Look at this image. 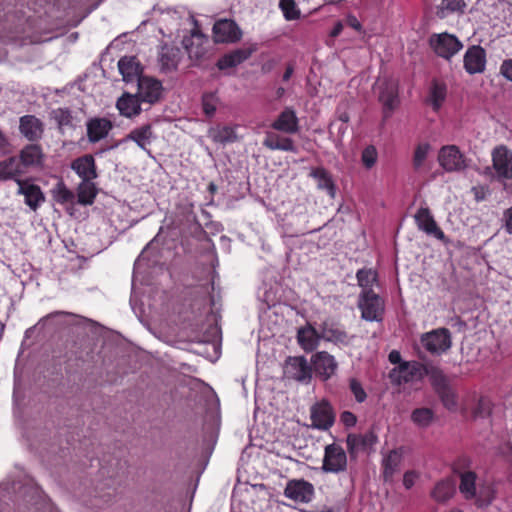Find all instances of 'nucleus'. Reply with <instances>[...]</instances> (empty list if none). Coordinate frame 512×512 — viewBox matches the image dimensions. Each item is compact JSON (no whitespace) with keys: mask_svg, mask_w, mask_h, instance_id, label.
Returning <instances> with one entry per match:
<instances>
[{"mask_svg":"<svg viewBox=\"0 0 512 512\" xmlns=\"http://www.w3.org/2000/svg\"><path fill=\"white\" fill-rule=\"evenodd\" d=\"M375 91L378 94L379 102L383 105L384 116L389 117L399 104L397 80L388 76H380L375 83Z\"/></svg>","mask_w":512,"mask_h":512,"instance_id":"obj_1","label":"nucleus"},{"mask_svg":"<svg viewBox=\"0 0 512 512\" xmlns=\"http://www.w3.org/2000/svg\"><path fill=\"white\" fill-rule=\"evenodd\" d=\"M429 45L437 56L447 60L463 48L461 41L455 35L447 32L432 34L429 37Z\"/></svg>","mask_w":512,"mask_h":512,"instance_id":"obj_2","label":"nucleus"},{"mask_svg":"<svg viewBox=\"0 0 512 512\" xmlns=\"http://www.w3.org/2000/svg\"><path fill=\"white\" fill-rule=\"evenodd\" d=\"M358 308L362 319L369 322H379L383 319L385 303L376 293L361 292L358 298Z\"/></svg>","mask_w":512,"mask_h":512,"instance_id":"obj_3","label":"nucleus"},{"mask_svg":"<svg viewBox=\"0 0 512 512\" xmlns=\"http://www.w3.org/2000/svg\"><path fill=\"white\" fill-rule=\"evenodd\" d=\"M425 375V367L418 362H403L389 373L392 384L402 385L420 380Z\"/></svg>","mask_w":512,"mask_h":512,"instance_id":"obj_4","label":"nucleus"},{"mask_svg":"<svg viewBox=\"0 0 512 512\" xmlns=\"http://www.w3.org/2000/svg\"><path fill=\"white\" fill-rule=\"evenodd\" d=\"M422 346L431 354H442L452 345L451 333L446 328L434 329L421 336Z\"/></svg>","mask_w":512,"mask_h":512,"instance_id":"obj_5","label":"nucleus"},{"mask_svg":"<svg viewBox=\"0 0 512 512\" xmlns=\"http://www.w3.org/2000/svg\"><path fill=\"white\" fill-rule=\"evenodd\" d=\"M439 165L446 172H460L467 168V159L456 145L443 146L438 152Z\"/></svg>","mask_w":512,"mask_h":512,"instance_id":"obj_6","label":"nucleus"},{"mask_svg":"<svg viewBox=\"0 0 512 512\" xmlns=\"http://www.w3.org/2000/svg\"><path fill=\"white\" fill-rule=\"evenodd\" d=\"M284 376L299 382H309L312 378V371L307 360L302 357H289L283 367Z\"/></svg>","mask_w":512,"mask_h":512,"instance_id":"obj_7","label":"nucleus"},{"mask_svg":"<svg viewBox=\"0 0 512 512\" xmlns=\"http://www.w3.org/2000/svg\"><path fill=\"white\" fill-rule=\"evenodd\" d=\"M137 96L142 103L149 105L157 103L163 92L162 83L155 78L142 76L138 79Z\"/></svg>","mask_w":512,"mask_h":512,"instance_id":"obj_8","label":"nucleus"},{"mask_svg":"<svg viewBox=\"0 0 512 512\" xmlns=\"http://www.w3.org/2000/svg\"><path fill=\"white\" fill-rule=\"evenodd\" d=\"M347 466V456L340 445L330 444L325 447L323 466L325 472L338 473Z\"/></svg>","mask_w":512,"mask_h":512,"instance_id":"obj_9","label":"nucleus"},{"mask_svg":"<svg viewBox=\"0 0 512 512\" xmlns=\"http://www.w3.org/2000/svg\"><path fill=\"white\" fill-rule=\"evenodd\" d=\"M414 219L419 230L444 243H448L444 232L438 226L433 215L427 207L419 208L414 215Z\"/></svg>","mask_w":512,"mask_h":512,"instance_id":"obj_10","label":"nucleus"},{"mask_svg":"<svg viewBox=\"0 0 512 512\" xmlns=\"http://www.w3.org/2000/svg\"><path fill=\"white\" fill-rule=\"evenodd\" d=\"M476 478V474L472 471L461 472L459 490L466 499L476 498L478 505H488L492 500L491 492L487 490L484 498H482V491L477 495Z\"/></svg>","mask_w":512,"mask_h":512,"instance_id":"obj_11","label":"nucleus"},{"mask_svg":"<svg viewBox=\"0 0 512 512\" xmlns=\"http://www.w3.org/2000/svg\"><path fill=\"white\" fill-rule=\"evenodd\" d=\"M284 495L295 502L308 503L314 497V487L303 479H293L286 484Z\"/></svg>","mask_w":512,"mask_h":512,"instance_id":"obj_12","label":"nucleus"},{"mask_svg":"<svg viewBox=\"0 0 512 512\" xmlns=\"http://www.w3.org/2000/svg\"><path fill=\"white\" fill-rule=\"evenodd\" d=\"M311 426L319 430H328L334 423L335 415L331 405L322 400L310 409Z\"/></svg>","mask_w":512,"mask_h":512,"instance_id":"obj_13","label":"nucleus"},{"mask_svg":"<svg viewBox=\"0 0 512 512\" xmlns=\"http://www.w3.org/2000/svg\"><path fill=\"white\" fill-rule=\"evenodd\" d=\"M311 363L316 375L324 381L330 379L338 368L334 356L326 351H320L312 355Z\"/></svg>","mask_w":512,"mask_h":512,"instance_id":"obj_14","label":"nucleus"},{"mask_svg":"<svg viewBox=\"0 0 512 512\" xmlns=\"http://www.w3.org/2000/svg\"><path fill=\"white\" fill-rule=\"evenodd\" d=\"M17 194L24 196L25 204L33 211H36L45 201V195L41 188L29 180H17Z\"/></svg>","mask_w":512,"mask_h":512,"instance_id":"obj_15","label":"nucleus"},{"mask_svg":"<svg viewBox=\"0 0 512 512\" xmlns=\"http://www.w3.org/2000/svg\"><path fill=\"white\" fill-rule=\"evenodd\" d=\"M241 30L232 20L222 19L213 26V37L218 43H232L241 38Z\"/></svg>","mask_w":512,"mask_h":512,"instance_id":"obj_16","label":"nucleus"},{"mask_svg":"<svg viewBox=\"0 0 512 512\" xmlns=\"http://www.w3.org/2000/svg\"><path fill=\"white\" fill-rule=\"evenodd\" d=\"M182 43L191 59L200 60L207 53L209 41L200 31L194 29L190 36L184 37Z\"/></svg>","mask_w":512,"mask_h":512,"instance_id":"obj_17","label":"nucleus"},{"mask_svg":"<svg viewBox=\"0 0 512 512\" xmlns=\"http://www.w3.org/2000/svg\"><path fill=\"white\" fill-rule=\"evenodd\" d=\"M377 441V435L372 431H367L363 434H349L346 443L350 455L356 456L360 452L371 450Z\"/></svg>","mask_w":512,"mask_h":512,"instance_id":"obj_18","label":"nucleus"},{"mask_svg":"<svg viewBox=\"0 0 512 512\" xmlns=\"http://www.w3.org/2000/svg\"><path fill=\"white\" fill-rule=\"evenodd\" d=\"M464 69L468 74L482 73L486 66V52L479 45L467 49L463 58Z\"/></svg>","mask_w":512,"mask_h":512,"instance_id":"obj_19","label":"nucleus"},{"mask_svg":"<svg viewBox=\"0 0 512 512\" xmlns=\"http://www.w3.org/2000/svg\"><path fill=\"white\" fill-rule=\"evenodd\" d=\"M271 127L274 130L285 134H295L300 128L299 118L292 107H286L272 122Z\"/></svg>","mask_w":512,"mask_h":512,"instance_id":"obj_20","label":"nucleus"},{"mask_svg":"<svg viewBox=\"0 0 512 512\" xmlns=\"http://www.w3.org/2000/svg\"><path fill=\"white\" fill-rule=\"evenodd\" d=\"M493 167L500 177L512 179V152L505 146H498L492 151Z\"/></svg>","mask_w":512,"mask_h":512,"instance_id":"obj_21","label":"nucleus"},{"mask_svg":"<svg viewBox=\"0 0 512 512\" xmlns=\"http://www.w3.org/2000/svg\"><path fill=\"white\" fill-rule=\"evenodd\" d=\"M320 328L322 339L337 346H348L354 339V336L348 335L345 330L333 323L324 322Z\"/></svg>","mask_w":512,"mask_h":512,"instance_id":"obj_22","label":"nucleus"},{"mask_svg":"<svg viewBox=\"0 0 512 512\" xmlns=\"http://www.w3.org/2000/svg\"><path fill=\"white\" fill-rule=\"evenodd\" d=\"M20 133L29 141L39 140L44 132L43 123L34 115H25L19 121Z\"/></svg>","mask_w":512,"mask_h":512,"instance_id":"obj_23","label":"nucleus"},{"mask_svg":"<svg viewBox=\"0 0 512 512\" xmlns=\"http://www.w3.org/2000/svg\"><path fill=\"white\" fill-rule=\"evenodd\" d=\"M86 127L88 140L91 143H96L108 135L113 125L106 118L95 117L88 120Z\"/></svg>","mask_w":512,"mask_h":512,"instance_id":"obj_24","label":"nucleus"},{"mask_svg":"<svg viewBox=\"0 0 512 512\" xmlns=\"http://www.w3.org/2000/svg\"><path fill=\"white\" fill-rule=\"evenodd\" d=\"M141 100L137 96V94H131V93H123L120 98H118L116 102V107L120 113V115L132 118L134 116H137L141 112Z\"/></svg>","mask_w":512,"mask_h":512,"instance_id":"obj_25","label":"nucleus"},{"mask_svg":"<svg viewBox=\"0 0 512 512\" xmlns=\"http://www.w3.org/2000/svg\"><path fill=\"white\" fill-rule=\"evenodd\" d=\"M181 59L180 49L167 44L161 46L159 52V65L163 72H171L176 70Z\"/></svg>","mask_w":512,"mask_h":512,"instance_id":"obj_26","label":"nucleus"},{"mask_svg":"<svg viewBox=\"0 0 512 512\" xmlns=\"http://www.w3.org/2000/svg\"><path fill=\"white\" fill-rule=\"evenodd\" d=\"M263 146L270 150H279L293 153L297 152L295 143L291 138L279 135L272 131H267L265 133Z\"/></svg>","mask_w":512,"mask_h":512,"instance_id":"obj_27","label":"nucleus"},{"mask_svg":"<svg viewBox=\"0 0 512 512\" xmlns=\"http://www.w3.org/2000/svg\"><path fill=\"white\" fill-rule=\"evenodd\" d=\"M71 168L82 181L93 180L97 177L95 160L92 155H84L75 159L71 164Z\"/></svg>","mask_w":512,"mask_h":512,"instance_id":"obj_28","label":"nucleus"},{"mask_svg":"<svg viewBox=\"0 0 512 512\" xmlns=\"http://www.w3.org/2000/svg\"><path fill=\"white\" fill-rule=\"evenodd\" d=\"M321 339V331L318 332L311 325L300 328L297 333L298 343L306 352L314 351L318 347Z\"/></svg>","mask_w":512,"mask_h":512,"instance_id":"obj_29","label":"nucleus"},{"mask_svg":"<svg viewBox=\"0 0 512 512\" xmlns=\"http://www.w3.org/2000/svg\"><path fill=\"white\" fill-rule=\"evenodd\" d=\"M19 158L21 167H40L43 164L44 154L39 145L30 144L20 151Z\"/></svg>","mask_w":512,"mask_h":512,"instance_id":"obj_30","label":"nucleus"},{"mask_svg":"<svg viewBox=\"0 0 512 512\" xmlns=\"http://www.w3.org/2000/svg\"><path fill=\"white\" fill-rule=\"evenodd\" d=\"M118 69L125 82L138 81L142 76L140 64L134 56H124L118 61Z\"/></svg>","mask_w":512,"mask_h":512,"instance_id":"obj_31","label":"nucleus"},{"mask_svg":"<svg viewBox=\"0 0 512 512\" xmlns=\"http://www.w3.org/2000/svg\"><path fill=\"white\" fill-rule=\"evenodd\" d=\"M404 449L398 448L391 450L382 460L383 477L385 481L392 479L393 475L399 470L403 460Z\"/></svg>","mask_w":512,"mask_h":512,"instance_id":"obj_32","label":"nucleus"},{"mask_svg":"<svg viewBox=\"0 0 512 512\" xmlns=\"http://www.w3.org/2000/svg\"><path fill=\"white\" fill-rule=\"evenodd\" d=\"M24 173L16 157H9L0 161V181L22 180L20 176Z\"/></svg>","mask_w":512,"mask_h":512,"instance_id":"obj_33","label":"nucleus"},{"mask_svg":"<svg viewBox=\"0 0 512 512\" xmlns=\"http://www.w3.org/2000/svg\"><path fill=\"white\" fill-rule=\"evenodd\" d=\"M255 50H256L255 47L237 49V50L223 56L218 61L217 66L221 70L235 67V66L239 65L240 63H242L243 61H245L246 59H248Z\"/></svg>","mask_w":512,"mask_h":512,"instance_id":"obj_34","label":"nucleus"},{"mask_svg":"<svg viewBox=\"0 0 512 512\" xmlns=\"http://www.w3.org/2000/svg\"><path fill=\"white\" fill-rule=\"evenodd\" d=\"M447 96V87L444 83L433 81L429 89L427 102L434 111H438L444 104Z\"/></svg>","mask_w":512,"mask_h":512,"instance_id":"obj_35","label":"nucleus"},{"mask_svg":"<svg viewBox=\"0 0 512 512\" xmlns=\"http://www.w3.org/2000/svg\"><path fill=\"white\" fill-rule=\"evenodd\" d=\"M153 139V132L151 125H143L141 127L133 129L123 142L127 140L134 141L141 149L146 150L147 146Z\"/></svg>","mask_w":512,"mask_h":512,"instance_id":"obj_36","label":"nucleus"},{"mask_svg":"<svg viewBox=\"0 0 512 512\" xmlns=\"http://www.w3.org/2000/svg\"><path fill=\"white\" fill-rule=\"evenodd\" d=\"M209 138L215 143L227 144L237 140L235 129L230 126H216L208 131Z\"/></svg>","mask_w":512,"mask_h":512,"instance_id":"obj_37","label":"nucleus"},{"mask_svg":"<svg viewBox=\"0 0 512 512\" xmlns=\"http://www.w3.org/2000/svg\"><path fill=\"white\" fill-rule=\"evenodd\" d=\"M465 8L464 0H441L436 7V15L440 19H445L454 13H463Z\"/></svg>","mask_w":512,"mask_h":512,"instance_id":"obj_38","label":"nucleus"},{"mask_svg":"<svg viewBox=\"0 0 512 512\" xmlns=\"http://www.w3.org/2000/svg\"><path fill=\"white\" fill-rule=\"evenodd\" d=\"M53 199L60 205H73L75 194L63 181L57 182L51 190Z\"/></svg>","mask_w":512,"mask_h":512,"instance_id":"obj_39","label":"nucleus"},{"mask_svg":"<svg viewBox=\"0 0 512 512\" xmlns=\"http://www.w3.org/2000/svg\"><path fill=\"white\" fill-rule=\"evenodd\" d=\"M91 181H82L77 187V202L81 205H91L95 200L97 189Z\"/></svg>","mask_w":512,"mask_h":512,"instance_id":"obj_40","label":"nucleus"},{"mask_svg":"<svg viewBox=\"0 0 512 512\" xmlns=\"http://www.w3.org/2000/svg\"><path fill=\"white\" fill-rule=\"evenodd\" d=\"M455 492L454 483L449 479L439 481L431 492V496L437 502L449 500Z\"/></svg>","mask_w":512,"mask_h":512,"instance_id":"obj_41","label":"nucleus"},{"mask_svg":"<svg viewBox=\"0 0 512 512\" xmlns=\"http://www.w3.org/2000/svg\"><path fill=\"white\" fill-rule=\"evenodd\" d=\"M434 420V411L427 407L416 408L411 413V421L419 428L429 427Z\"/></svg>","mask_w":512,"mask_h":512,"instance_id":"obj_42","label":"nucleus"},{"mask_svg":"<svg viewBox=\"0 0 512 512\" xmlns=\"http://www.w3.org/2000/svg\"><path fill=\"white\" fill-rule=\"evenodd\" d=\"M358 285L361 292L374 293L373 286L377 283V273L372 269H360L356 273Z\"/></svg>","mask_w":512,"mask_h":512,"instance_id":"obj_43","label":"nucleus"},{"mask_svg":"<svg viewBox=\"0 0 512 512\" xmlns=\"http://www.w3.org/2000/svg\"><path fill=\"white\" fill-rule=\"evenodd\" d=\"M316 181L319 189L326 190L333 198L335 196V186L329 175L324 168H316L310 174Z\"/></svg>","mask_w":512,"mask_h":512,"instance_id":"obj_44","label":"nucleus"},{"mask_svg":"<svg viewBox=\"0 0 512 512\" xmlns=\"http://www.w3.org/2000/svg\"><path fill=\"white\" fill-rule=\"evenodd\" d=\"M431 150L432 146L428 142H422L416 145L412 159L415 170H420L423 167Z\"/></svg>","mask_w":512,"mask_h":512,"instance_id":"obj_45","label":"nucleus"},{"mask_svg":"<svg viewBox=\"0 0 512 512\" xmlns=\"http://www.w3.org/2000/svg\"><path fill=\"white\" fill-rule=\"evenodd\" d=\"M279 9L287 21L298 20L301 17V10L295 0H279Z\"/></svg>","mask_w":512,"mask_h":512,"instance_id":"obj_46","label":"nucleus"},{"mask_svg":"<svg viewBox=\"0 0 512 512\" xmlns=\"http://www.w3.org/2000/svg\"><path fill=\"white\" fill-rule=\"evenodd\" d=\"M181 15L176 10H168L162 14L161 22L165 24V27L169 34L173 31H178L181 26Z\"/></svg>","mask_w":512,"mask_h":512,"instance_id":"obj_47","label":"nucleus"},{"mask_svg":"<svg viewBox=\"0 0 512 512\" xmlns=\"http://www.w3.org/2000/svg\"><path fill=\"white\" fill-rule=\"evenodd\" d=\"M50 115L59 128L71 127L73 125V116L68 108H56L51 111Z\"/></svg>","mask_w":512,"mask_h":512,"instance_id":"obj_48","label":"nucleus"},{"mask_svg":"<svg viewBox=\"0 0 512 512\" xmlns=\"http://www.w3.org/2000/svg\"><path fill=\"white\" fill-rule=\"evenodd\" d=\"M439 394L443 405L448 410L455 411L457 409V397L451 388H443L441 391H439Z\"/></svg>","mask_w":512,"mask_h":512,"instance_id":"obj_49","label":"nucleus"},{"mask_svg":"<svg viewBox=\"0 0 512 512\" xmlns=\"http://www.w3.org/2000/svg\"><path fill=\"white\" fill-rule=\"evenodd\" d=\"M218 102V97L214 93L204 94L202 97L204 113L209 117L213 116L216 112Z\"/></svg>","mask_w":512,"mask_h":512,"instance_id":"obj_50","label":"nucleus"},{"mask_svg":"<svg viewBox=\"0 0 512 512\" xmlns=\"http://www.w3.org/2000/svg\"><path fill=\"white\" fill-rule=\"evenodd\" d=\"M425 374L430 376L432 384L438 389V391H441L443 388L447 387L445 376L441 370L437 368H431L430 370H427L425 368Z\"/></svg>","mask_w":512,"mask_h":512,"instance_id":"obj_51","label":"nucleus"},{"mask_svg":"<svg viewBox=\"0 0 512 512\" xmlns=\"http://www.w3.org/2000/svg\"><path fill=\"white\" fill-rule=\"evenodd\" d=\"M362 162L366 168H372L377 160V150L373 146L366 147L361 156Z\"/></svg>","mask_w":512,"mask_h":512,"instance_id":"obj_52","label":"nucleus"},{"mask_svg":"<svg viewBox=\"0 0 512 512\" xmlns=\"http://www.w3.org/2000/svg\"><path fill=\"white\" fill-rule=\"evenodd\" d=\"M350 390L353 393L357 402L362 403L365 401L367 395L361 383L356 379L350 380Z\"/></svg>","mask_w":512,"mask_h":512,"instance_id":"obj_53","label":"nucleus"},{"mask_svg":"<svg viewBox=\"0 0 512 512\" xmlns=\"http://www.w3.org/2000/svg\"><path fill=\"white\" fill-rule=\"evenodd\" d=\"M419 472L415 471V470H409L407 472H405L404 476H403V485L405 486L406 489H410L414 486V484L416 483V481L419 479Z\"/></svg>","mask_w":512,"mask_h":512,"instance_id":"obj_54","label":"nucleus"},{"mask_svg":"<svg viewBox=\"0 0 512 512\" xmlns=\"http://www.w3.org/2000/svg\"><path fill=\"white\" fill-rule=\"evenodd\" d=\"M500 73L508 80L512 82V59H508L502 62L500 66Z\"/></svg>","mask_w":512,"mask_h":512,"instance_id":"obj_55","label":"nucleus"},{"mask_svg":"<svg viewBox=\"0 0 512 512\" xmlns=\"http://www.w3.org/2000/svg\"><path fill=\"white\" fill-rule=\"evenodd\" d=\"M340 420L346 427H353L357 422L356 416L350 411H344L340 416Z\"/></svg>","mask_w":512,"mask_h":512,"instance_id":"obj_56","label":"nucleus"},{"mask_svg":"<svg viewBox=\"0 0 512 512\" xmlns=\"http://www.w3.org/2000/svg\"><path fill=\"white\" fill-rule=\"evenodd\" d=\"M503 219L507 232L512 235V207L504 212Z\"/></svg>","mask_w":512,"mask_h":512,"instance_id":"obj_57","label":"nucleus"},{"mask_svg":"<svg viewBox=\"0 0 512 512\" xmlns=\"http://www.w3.org/2000/svg\"><path fill=\"white\" fill-rule=\"evenodd\" d=\"M347 131V125L339 124L337 127L336 141L337 143H341L342 139Z\"/></svg>","mask_w":512,"mask_h":512,"instance_id":"obj_58","label":"nucleus"},{"mask_svg":"<svg viewBox=\"0 0 512 512\" xmlns=\"http://www.w3.org/2000/svg\"><path fill=\"white\" fill-rule=\"evenodd\" d=\"M347 25H349L351 28L357 30V31H360L361 30V24L360 22L358 21V19L354 16H349L347 18Z\"/></svg>","mask_w":512,"mask_h":512,"instance_id":"obj_59","label":"nucleus"},{"mask_svg":"<svg viewBox=\"0 0 512 512\" xmlns=\"http://www.w3.org/2000/svg\"><path fill=\"white\" fill-rule=\"evenodd\" d=\"M389 361L393 364H399L402 363L401 362V355L398 351L396 350H393L390 352L389 354Z\"/></svg>","mask_w":512,"mask_h":512,"instance_id":"obj_60","label":"nucleus"},{"mask_svg":"<svg viewBox=\"0 0 512 512\" xmlns=\"http://www.w3.org/2000/svg\"><path fill=\"white\" fill-rule=\"evenodd\" d=\"M342 30H343V24L341 22H337L335 24V26L333 27V29L331 30L330 36L331 37H337L338 35H340Z\"/></svg>","mask_w":512,"mask_h":512,"instance_id":"obj_61","label":"nucleus"},{"mask_svg":"<svg viewBox=\"0 0 512 512\" xmlns=\"http://www.w3.org/2000/svg\"><path fill=\"white\" fill-rule=\"evenodd\" d=\"M349 120H350V117H349V115H348V113H347V112H342V113H340V114H339V116H338V121H340V122H341L340 124H345V125H347V123L349 122Z\"/></svg>","mask_w":512,"mask_h":512,"instance_id":"obj_62","label":"nucleus"},{"mask_svg":"<svg viewBox=\"0 0 512 512\" xmlns=\"http://www.w3.org/2000/svg\"><path fill=\"white\" fill-rule=\"evenodd\" d=\"M292 74H293V67L292 66H288L286 68L285 73L283 74V80L284 81H288L291 78Z\"/></svg>","mask_w":512,"mask_h":512,"instance_id":"obj_63","label":"nucleus"},{"mask_svg":"<svg viewBox=\"0 0 512 512\" xmlns=\"http://www.w3.org/2000/svg\"><path fill=\"white\" fill-rule=\"evenodd\" d=\"M7 139L6 137L4 136V134L0 131V149L6 147L7 145Z\"/></svg>","mask_w":512,"mask_h":512,"instance_id":"obj_64","label":"nucleus"}]
</instances>
